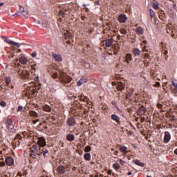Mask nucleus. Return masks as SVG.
Masks as SVG:
<instances>
[{
	"label": "nucleus",
	"instance_id": "f257e3e1",
	"mask_svg": "<svg viewBox=\"0 0 177 177\" xmlns=\"http://www.w3.org/2000/svg\"><path fill=\"white\" fill-rule=\"evenodd\" d=\"M33 139L34 142H32L28 145L29 150H30L32 153H30V156L32 158L39 160V156H41L42 153L44 158L49 157V151L48 149H44V147L46 146V141H45V138H37V137H35Z\"/></svg>",
	"mask_w": 177,
	"mask_h": 177
},
{
	"label": "nucleus",
	"instance_id": "6e6552de",
	"mask_svg": "<svg viewBox=\"0 0 177 177\" xmlns=\"http://www.w3.org/2000/svg\"><path fill=\"white\" fill-rule=\"evenodd\" d=\"M127 20H128L127 15L124 14H121L120 15H119L118 21H120V23H127Z\"/></svg>",
	"mask_w": 177,
	"mask_h": 177
},
{
	"label": "nucleus",
	"instance_id": "680f3d73",
	"mask_svg": "<svg viewBox=\"0 0 177 177\" xmlns=\"http://www.w3.org/2000/svg\"><path fill=\"white\" fill-rule=\"evenodd\" d=\"M144 63H145V66H146L147 67V66H149V62H147V64H146V61H145Z\"/></svg>",
	"mask_w": 177,
	"mask_h": 177
},
{
	"label": "nucleus",
	"instance_id": "a18cd8bd",
	"mask_svg": "<svg viewBox=\"0 0 177 177\" xmlns=\"http://www.w3.org/2000/svg\"><path fill=\"white\" fill-rule=\"evenodd\" d=\"M161 84H160V82H156L154 84V86H160Z\"/></svg>",
	"mask_w": 177,
	"mask_h": 177
},
{
	"label": "nucleus",
	"instance_id": "aec40b11",
	"mask_svg": "<svg viewBox=\"0 0 177 177\" xmlns=\"http://www.w3.org/2000/svg\"><path fill=\"white\" fill-rule=\"evenodd\" d=\"M113 45V39H108L106 40L105 46L107 48H110Z\"/></svg>",
	"mask_w": 177,
	"mask_h": 177
},
{
	"label": "nucleus",
	"instance_id": "5701e85b",
	"mask_svg": "<svg viewBox=\"0 0 177 177\" xmlns=\"http://www.w3.org/2000/svg\"><path fill=\"white\" fill-rule=\"evenodd\" d=\"M44 111H47V113H50L52 111V108L49 106V105H44L43 106Z\"/></svg>",
	"mask_w": 177,
	"mask_h": 177
},
{
	"label": "nucleus",
	"instance_id": "6e6d98bb",
	"mask_svg": "<svg viewBox=\"0 0 177 177\" xmlns=\"http://www.w3.org/2000/svg\"><path fill=\"white\" fill-rule=\"evenodd\" d=\"M38 121H39V119H37L36 120H33L32 121V122H33V124H37V122H38Z\"/></svg>",
	"mask_w": 177,
	"mask_h": 177
},
{
	"label": "nucleus",
	"instance_id": "37998d69",
	"mask_svg": "<svg viewBox=\"0 0 177 177\" xmlns=\"http://www.w3.org/2000/svg\"><path fill=\"white\" fill-rule=\"evenodd\" d=\"M17 62H19V59L18 58L15 59V63H14L15 66H20V64H19V63L16 64V63H17Z\"/></svg>",
	"mask_w": 177,
	"mask_h": 177
},
{
	"label": "nucleus",
	"instance_id": "864d4df0",
	"mask_svg": "<svg viewBox=\"0 0 177 177\" xmlns=\"http://www.w3.org/2000/svg\"><path fill=\"white\" fill-rule=\"evenodd\" d=\"M71 82V77H67V82Z\"/></svg>",
	"mask_w": 177,
	"mask_h": 177
},
{
	"label": "nucleus",
	"instance_id": "473e14b6",
	"mask_svg": "<svg viewBox=\"0 0 177 177\" xmlns=\"http://www.w3.org/2000/svg\"><path fill=\"white\" fill-rule=\"evenodd\" d=\"M21 15L25 17V19H28V10H25L24 12H21Z\"/></svg>",
	"mask_w": 177,
	"mask_h": 177
},
{
	"label": "nucleus",
	"instance_id": "0e129e2a",
	"mask_svg": "<svg viewBox=\"0 0 177 177\" xmlns=\"http://www.w3.org/2000/svg\"><path fill=\"white\" fill-rule=\"evenodd\" d=\"M64 35L65 37V39H67V35L66 34V32H64Z\"/></svg>",
	"mask_w": 177,
	"mask_h": 177
},
{
	"label": "nucleus",
	"instance_id": "7ed1b4c3",
	"mask_svg": "<svg viewBox=\"0 0 177 177\" xmlns=\"http://www.w3.org/2000/svg\"><path fill=\"white\" fill-rule=\"evenodd\" d=\"M19 75L22 80H28L30 78V72L27 70H24L19 73Z\"/></svg>",
	"mask_w": 177,
	"mask_h": 177
},
{
	"label": "nucleus",
	"instance_id": "6ab92c4d",
	"mask_svg": "<svg viewBox=\"0 0 177 177\" xmlns=\"http://www.w3.org/2000/svg\"><path fill=\"white\" fill-rule=\"evenodd\" d=\"M140 50H139V48H134L133 50V56H140Z\"/></svg>",
	"mask_w": 177,
	"mask_h": 177
},
{
	"label": "nucleus",
	"instance_id": "c9c22d12",
	"mask_svg": "<svg viewBox=\"0 0 177 177\" xmlns=\"http://www.w3.org/2000/svg\"><path fill=\"white\" fill-rule=\"evenodd\" d=\"M91 146H86L84 148L85 153H89V151H91Z\"/></svg>",
	"mask_w": 177,
	"mask_h": 177
},
{
	"label": "nucleus",
	"instance_id": "4c0bfd02",
	"mask_svg": "<svg viewBox=\"0 0 177 177\" xmlns=\"http://www.w3.org/2000/svg\"><path fill=\"white\" fill-rule=\"evenodd\" d=\"M5 81L6 84L9 85L12 80H10V77H6Z\"/></svg>",
	"mask_w": 177,
	"mask_h": 177
},
{
	"label": "nucleus",
	"instance_id": "c85d7f7f",
	"mask_svg": "<svg viewBox=\"0 0 177 177\" xmlns=\"http://www.w3.org/2000/svg\"><path fill=\"white\" fill-rule=\"evenodd\" d=\"M136 165H138L139 167H145V163L140 162L139 160H136L135 162Z\"/></svg>",
	"mask_w": 177,
	"mask_h": 177
},
{
	"label": "nucleus",
	"instance_id": "58836bf2",
	"mask_svg": "<svg viewBox=\"0 0 177 177\" xmlns=\"http://www.w3.org/2000/svg\"><path fill=\"white\" fill-rule=\"evenodd\" d=\"M51 77L54 79L57 78V77H59V74H57V73H53V74H51Z\"/></svg>",
	"mask_w": 177,
	"mask_h": 177
},
{
	"label": "nucleus",
	"instance_id": "f03ea898",
	"mask_svg": "<svg viewBox=\"0 0 177 177\" xmlns=\"http://www.w3.org/2000/svg\"><path fill=\"white\" fill-rule=\"evenodd\" d=\"M6 125L9 132H15V126L13 125V120L12 119L7 120Z\"/></svg>",
	"mask_w": 177,
	"mask_h": 177
},
{
	"label": "nucleus",
	"instance_id": "412c9836",
	"mask_svg": "<svg viewBox=\"0 0 177 177\" xmlns=\"http://www.w3.org/2000/svg\"><path fill=\"white\" fill-rule=\"evenodd\" d=\"M75 139V136H74V134L69 133L67 135V140H69V142H73Z\"/></svg>",
	"mask_w": 177,
	"mask_h": 177
},
{
	"label": "nucleus",
	"instance_id": "49530a36",
	"mask_svg": "<svg viewBox=\"0 0 177 177\" xmlns=\"http://www.w3.org/2000/svg\"><path fill=\"white\" fill-rule=\"evenodd\" d=\"M142 50H143V52H148L149 50H147V46H144L142 48Z\"/></svg>",
	"mask_w": 177,
	"mask_h": 177
},
{
	"label": "nucleus",
	"instance_id": "bb28decb",
	"mask_svg": "<svg viewBox=\"0 0 177 177\" xmlns=\"http://www.w3.org/2000/svg\"><path fill=\"white\" fill-rule=\"evenodd\" d=\"M84 158L86 160V161H91V153H85L84 155Z\"/></svg>",
	"mask_w": 177,
	"mask_h": 177
},
{
	"label": "nucleus",
	"instance_id": "e2e57ef3",
	"mask_svg": "<svg viewBox=\"0 0 177 177\" xmlns=\"http://www.w3.org/2000/svg\"><path fill=\"white\" fill-rule=\"evenodd\" d=\"M143 44H145V45H146V44H147V41L144 40V41H143Z\"/></svg>",
	"mask_w": 177,
	"mask_h": 177
},
{
	"label": "nucleus",
	"instance_id": "e433bc0d",
	"mask_svg": "<svg viewBox=\"0 0 177 177\" xmlns=\"http://www.w3.org/2000/svg\"><path fill=\"white\" fill-rule=\"evenodd\" d=\"M113 167L114 169H115L117 171L120 168V164L115 163L113 165Z\"/></svg>",
	"mask_w": 177,
	"mask_h": 177
},
{
	"label": "nucleus",
	"instance_id": "4d7b16f0",
	"mask_svg": "<svg viewBox=\"0 0 177 177\" xmlns=\"http://www.w3.org/2000/svg\"><path fill=\"white\" fill-rule=\"evenodd\" d=\"M83 6L85 8V9L86 10H89V9H88V8H86V6H88V5H83Z\"/></svg>",
	"mask_w": 177,
	"mask_h": 177
},
{
	"label": "nucleus",
	"instance_id": "69168bd1",
	"mask_svg": "<svg viewBox=\"0 0 177 177\" xmlns=\"http://www.w3.org/2000/svg\"><path fill=\"white\" fill-rule=\"evenodd\" d=\"M32 69L34 70V71H35V70H37V69L35 68V66H32Z\"/></svg>",
	"mask_w": 177,
	"mask_h": 177
},
{
	"label": "nucleus",
	"instance_id": "7c9ffc66",
	"mask_svg": "<svg viewBox=\"0 0 177 177\" xmlns=\"http://www.w3.org/2000/svg\"><path fill=\"white\" fill-rule=\"evenodd\" d=\"M171 84L175 87V91H177V80H172Z\"/></svg>",
	"mask_w": 177,
	"mask_h": 177
},
{
	"label": "nucleus",
	"instance_id": "a878e982",
	"mask_svg": "<svg viewBox=\"0 0 177 177\" xmlns=\"http://www.w3.org/2000/svg\"><path fill=\"white\" fill-rule=\"evenodd\" d=\"M120 151H121V153H127V150H128V148L125 146H121L120 147Z\"/></svg>",
	"mask_w": 177,
	"mask_h": 177
},
{
	"label": "nucleus",
	"instance_id": "0eeeda50",
	"mask_svg": "<svg viewBox=\"0 0 177 177\" xmlns=\"http://www.w3.org/2000/svg\"><path fill=\"white\" fill-rule=\"evenodd\" d=\"M171 140V133L168 131L165 132L164 142L165 143H169Z\"/></svg>",
	"mask_w": 177,
	"mask_h": 177
},
{
	"label": "nucleus",
	"instance_id": "dca6fc26",
	"mask_svg": "<svg viewBox=\"0 0 177 177\" xmlns=\"http://www.w3.org/2000/svg\"><path fill=\"white\" fill-rule=\"evenodd\" d=\"M125 88V84L122 82H120L118 84V91H123Z\"/></svg>",
	"mask_w": 177,
	"mask_h": 177
},
{
	"label": "nucleus",
	"instance_id": "338daca9",
	"mask_svg": "<svg viewBox=\"0 0 177 177\" xmlns=\"http://www.w3.org/2000/svg\"><path fill=\"white\" fill-rule=\"evenodd\" d=\"M174 154L177 156V149L174 151Z\"/></svg>",
	"mask_w": 177,
	"mask_h": 177
},
{
	"label": "nucleus",
	"instance_id": "4be33fe9",
	"mask_svg": "<svg viewBox=\"0 0 177 177\" xmlns=\"http://www.w3.org/2000/svg\"><path fill=\"white\" fill-rule=\"evenodd\" d=\"M2 38L3 39H4L5 42H6V44H9V45H12L13 41L9 39V38L5 36H3Z\"/></svg>",
	"mask_w": 177,
	"mask_h": 177
},
{
	"label": "nucleus",
	"instance_id": "9d476101",
	"mask_svg": "<svg viewBox=\"0 0 177 177\" xmlns=\"http://www.w3.org/2000/svg\"><path fill=\"white\" fill-rule=\"evenodd\" d=\"M134 31L136 32L137 35H142V34H143L144 32L143 28L140 26L136 27L134 29Z\"/></svg>",
	"mask_w": 177,
	"mask_h": 177
},
{
	"label": "nucleus",
	"instance_id": "f8f14e48",
	"mask_svg": "<svg viewBox=\"0 0 177 177\" xmlns=\"http://www.w3.org/2000/svg\"><path fill=\"white\" fill-rule=\"evenodd\" d=\"M65 171H66V168H64V167H63V166H59L57 168V172L58 174H60L61 175H63V174H64Z\"/></svg>",
	"mask_w": 177,
	"mask_h": 177
},
{
	"label": "nucleus",
	"instance_id": "72a5a7b5",
	"mask_svg": "<svg viewBox=\"0 0 177 177\" xmlns=\"http://www.w3.org/2000/svg\"><path fill=\"white\" fill-rule=\"evenodd\" d=\"M26 11V9L24 8V7L19 6V13H24V12Z\"/></svg>",
	"mask_w": 177,
	"mask_h": 177
},
{
	"label": "nucleus",
	"instance_id": "5fc2aeb1",
	"mask_svg": "<svg viewBox=\"0 0 177 177\" xmlns=\"http://www.w3.org/2000/svg\"><path fill=\"white\" fill-rule=\"evenodd\" d=\"M145 59H149V57H150V55H149V54H145Z\"/></svg>",
	"mask_w": 177,
	"mask_h": 177
},
{
	"label": "nucleus",
	"instance_id": "9b49d317",
	"mask_svg": "<svg viewBox=\"0 0 177 177\" xmlns=\"http://www.w3.org/2000/svg\"><path fill=\"white\" fill-rule=\"evenodd\" d=\"M67 124L70 127H73V126L75 125V119H74V118H73V117L68 118Z\"/></svg>",
	"mask_w": 177,
	"mask_h": 177
},
{
	"label": "nucleus",
	"instance_id": "f3484780",
	"mask_svg": "<svg viewBox=\"0 0 177 177\" xmlns=\"http://www.w3.org/2000/svg\"><path fill=\"white\" fill-rule=\"evenodd\" d=\"M125 57L126 63H127V64H129V62L132 61V55L128 53L126 55Z\"/></svg>",
	"mask_w": 177,
	"mask_h": 177
},
{
	"label": "nucleus",
	"instance_id": "a19ab883",
	"mask_svg": "<svg viewBox=\"0 0 177 177\" xmlns=\"http://www.w3.org/2000/svg\"><path fill=\"white\" fill-rule=\"evenodd\" d=\"M12 45H15V46H17V48H20V46H21V44H20L19 43H16L15 41H12Z\"/></svg>",
	"mask_w": 177,
	"mask_h": 177
},
{
	"label": "nucleus",
	"instance_id": "8fccbe9b",
	"mask_svg": "<svg viewBox=\"0 0 177 177\" xmlns=\"http://www.w3.org/2000/svg\"><path fill=\"white\" fill-rule=\"evenodd\" d=\"M0 167H5V162H0Z\"/></svg>",
	"mask_w": 177,
	"mask_h": 177
},
{
	"label": "nucleus",
	"instance_id": "2eb2a0df",
	"mask_svg": "<svg viewBox=\"0 0 177 177\" xmlns=\"http://www.w3.org/2000/svg\"><path fill=\"white\" fill-rule=\"evenodd\" d=\"M13 162H14L13 158H12L11 157H8L6 158V164L8 166L13 165Z\"/></svg>",
	"mask_w": 177,
	"mask_h": 177
},
{
	"label": "nucleus",
	"instance_id": "ddd939ff",
	"mask_svg": "<svg viewBox=\"0 0 177 177\" xmlns=\"http://www.w3.org/2000/svg\"><path fill=\"white\" fill-rule=\"evenodd\" d=\"M12 146L14 147H19L20 146V140L19 138H15L12 141Z\"/></svg>",
	"mask_w": 177,
	"mask_h": 177
},
{
	"label": "nucleus",
	"instance_id": "c03bdc74",
	"mask_svg": "<svg viewBox=\"0 0 177 177\" xmlns=\"http://www.w3.org/2000/svg\"><path fill=\"white\" fill-rule=\"evenodd\" d=\"M120 164H121V165H124L125 164V162L124 160H122V159H120Z\"/></svg>",
	"mask_w": 177,
	"mask_h": 177
},
{
	"label": "nucleus",
	"instance_id": "ea45409f",
	"mask_svg": "<svg viewBox=\"0 0 177 177\" xmlns=\"http://www.w3.org/2000/svg\"><path fill=\"white\" fill-rule=\"evenodd\" d=\"M120 32H121V34H127V30H125L124 28H122L120 30Z\"/></svg>",
	"mask_w": 177,
	"mask_h": 177
},
{
	"label": "nucleus",
	"instance_id": "4468645a",
	"mask_svg": "<svg viewBox=\"0 0 177 177\" xmlns=\"http://www.w3.org/2000/svg\"><path fill=\"white\" fill-rule=\"evenodd\" d=\"M152 8L153 9H156V10H158L160 8V3H158V1L156 0H153L152 1Z\"/></svg>",
	"mask_w": 177,
	"mask_h": 177
},
{
	"label": "nucleus",
	"instance_id": "de8ad7c7",
	"mask_svg": "<svg viewBox=\"0 0 177 177\" xmlns=\"http://www.w3.org/2000/svg\"><path fill=\"white\" fill-rule=\"evenodd\" d=\"M23 110V106H18V111H21Z\"/></svg>",
	"mask_w": 177,
	"mask_h": 177
},
{
	"label": "nucleus",
	"instance_id": "bf43d9fd",
	"mask_svg": "<svg viewBox=\"0 0 177 177\" xmlns=\"http://www.w3.org/2000/svg\"><path fill=\"white\" fill-rule=\"evenodd\" d=\"M108 174H109V175H111V174H112L111 170H109V171H108Z\"/></svg>",
	"mask_w": 177,
	"mask_h": 177
},
{
	"label": "nucleus",
	"instance_id": "79ce46f5",
	"mask_svg": "<svg viewBox=\"0 0 177 177\" xmlns=\"http://www.w3.org/2000/svg\"><path fill=\"white\" fill-rule=\"evenodd\" d=\"M0 106H1V107H5V106H6V102L5 101H1L0 102Z\"/></svg>",
	"mask_w": 177,
	"mask_h": 177
},
{
	"label": "nucleus",
	"instance_id": "2f4dec72",
	"mask_svg": "<svg viewBox=\"0 0 177 177\" xmlns=\"http://www.w3.org/2000/svg\"><path fill=\"white\" fill-rule=\"evenodd\" d=\"M21 15L25 17V19H28V10H25L24 12H21Z\"/></svg>",
	"mask_w": 177,
	"mask_h": 177
},
{
	"label": "nucleus",
	"instance_id": "20e7f679",
	"mask_svg": "<svg viewBox=\"0 0 177 177\" xmlns=\"http://www.w3.org/2000/svg\"><path fill=\"white\" fill-rule=\"evenodd\" d=\"M59 80L62 84H66L67 82V73L64 71L59 72Z\"/></svg>",
	"mask_w": 177,
	"mask_h": 177
},
{
	"label": "nucleus",
	"instance_id": "c756f323",
	"mask_svg": "<svg viewBox=\"0 0 177 177\" xmlns=\"http://www.w3.org/2000/svg\"><path fill=\"white\" fill-rule=\"evenodd\" d=\"M149 15L152 19L153 17H156V12H154V10L151 8L149 9Z\"/></svg>",
	"mask_w": 177,
	"mask_h": 177
},
{
	"label": "nucleus",
	"instance_id": "052dcab7",
	"mask_svg": "<svg viewBox=\"0 0 177 177\" xmlns=\"http://www.w3.org/2000/svg\"><path fill=\"white\" fill-rule=\"evenodd\" d=\"M145 117L142 118H141V122H143V121H145Z\"/></svg>",
	"mask_w": 177,
	"mask_h": 177
},
{
	"label": "nucleus",
	"instance_id": "603ef678",
	"mask_svg": "<svg viewBox=\"0 0 177 177\" xmlns=\"http://www.w3.org/2000/svg\"><path fill=\"white\" fill-rule=\"evenodd\" d=\"M31 56H32V57H35L37 56V53H32L31 54Z\"/></svg>",
	"mask_w": 177,
	"mask_h": 177
},
{
	"label": "nucleus",
	"instance_id": "393cba45",
	"mask_svg": "<svg viewBox=\"0 0 177 177\" xmlns=\"http://www.w3.org/2000/svg\"><path fill=\"white\" fill-rule=\"evenodd\" d=\"M59 15L60 16V19L62 20H66V13H64L63 11H61L59 13Z\"/></svg>",
	"mask_w": 177,
	"mask_h": 177
},
{
	"label": "nucleus",
	"instance_id": "1a4fd4ad",
	"mask_svg": "<svg viewBox=\"0 0 177 177\" xmlns=\"http://www.w3.org/2000/svg\"><path fill=\"white\" fill-rule=\"evenodd\" d=\"M19 63H21V64H27V63L28 62V59H27V57L21 55V57L19 56Z\"/></svg>",
	"mask_w": 177,
	"mask_h": 177
},
{
	"label": "nucleus",
	"instance_id": "cd10ccee",
	"mask_svg": "<svg viewBox=\"0 0 177 177\" xmlns=\"http://www.w3.org/2000/svg\"><path fill=\"white\" fill-rule=\"evenodd\" d=\"M29 114L30 115V117H35L37 118V117H38V113L37 112H35V111H30L29 112Z\"/></svg>",
	"mask_w": 177,
	"mask_h": 177
},
{
	"label": "nucleus",
	"instance_id": "b1692460",
	"mask_svg": "<svg viewBox=\"0 0 177 177\" xmlns=\"http://www.w3.org/2000/svg\"><path fill=\"white\" fill-rule=\"evenodd\" d=\"M84 82H86V80L81 78L79 81L77 82V86H81Z\"/></svg>",
	"mask_w": 177,
	"mask_h": 177
},
{
	"label": "nucleus",
	"instance_id": "09e8293b",
	"mask_svg": "<svg viewBox=\"0 0 177 177\" xmlns=\"http://www.w3.org/2000/svg\"><path fill=\"white\" fill-rule=\"evenodd\" d=\"M16 139H19L20 140L21 139V136H20V134H17Z\"/></svg>",
	"mask_w": 177,
	"mask_h": 177
},
{
	"label": "nucleus",
	"instance_id": "a211bd4d",
	"mask_svg": "<svg viewBox=\"0 0 177 177\" xmlns=\"http://www.w3.org/2000/svg\"><path fill=\"white\" fill-rule=\"evenodd\" d=\"M53 57H54L56 62H62V55L59 54H53Z\"/></svg>",
	"mask_w": 177,
	"mask_h": 177
},
{
	"label": "nucleus",
	"instance_id": "f704fd0d",
	"mask_svg": "<svg viewBox=\"0 0 177 177\" xmlns=\"http://www.w3.org/2000/svg\"><path fill=\"white\" fill-rule=\"evenodd\" d=\"M47 71L50 74H52V73H53V66H48Z\"/></svg>",
	"mask_w": 177,
	"mask_h": 177
},
{
	"label": "nucleus",
	"instance_id": "423d86ee",
	"mask_svg": "<svg viewBox=\"0 0 177 177\" xmlns=\"http://www.w3.org/2000/svg\"><path fill=\"white\" fill-rule=\"evenodd\" d=\"M111 120L116 122V124H121V119L120 118V116H118V115L112 114L111 116Z\"/></svg>",
	"mask_w": 177,
	"mask_h": 177
},
{
	"label": "nucleus",
	"instance_id": "13d9d810",
	"mask_svg": "<svg viewBox=\"0 0 177 177\" xmlns=\"http://www.w3.org/2000/svg\"><path fill=\"white\" fill-rule=\"evenodd\" d=\"M114 155L115 156H118V151H115Z\"/></svg>",
	"mask_w": 177,
	"mask_h": 177
},
{
	"label": "nucleus",
	"instance_id": "3c124183",
	"mask_svg": "<svg viewBox=\"0 0 177 177\" xmlns=\"http://www.w3.org/2000/svg\"><path fill=\"white\" fill-rule=\"evenodd\" d=\"M131 95L130 93H128L127 95V99H129V97H131Z\"/></svg>",
	"mask_w": 177,
	"mask_h": 177
},
{
	"label": "nucleus",
	"instance_id": "39448f33",
	"mask_svg": "<svg viewBox=\"0 0 177 177\" xmlns=\"http://www.w3.org/2000/svg\"><path fill=\"white\" fill-rule=\"evenodd\" d=\"M146 111H147L146 107H145V106H141L137 110V115H145V114H146Z\"/></svg>",
	"mask_w": 177,
	"mask_h": 177
},
{
	"label": "nucleus",
	"instance_id": "774afa93",
	"mask_svg": "<svg viewBox=\"0 0 177 177\" xmlns=\"http://www.w3.org/2000/svg\"><path fill=\"white\" fill-rule=\"evenodd\" d=\"M127 175L130 176V175H132V172L129 171Z\"/></svg>",
	"mask_w": 177,
	"mask_h": 177
}]
</instances>
